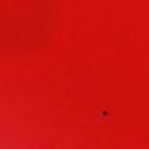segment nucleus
I'll return each mask as SVG.
<instances>
[{
	"instance_id": "obj_1",
	"label": "nucleus",
	"mask_w": 149,
	"mask_h": 149,
	"mask_svg": "<svg viewBox=\"0 0 149 149\" xmlns=\"http://www.w3.org/2000/svg\"><path fill=\"white\" fill-rule=\"evenodd\" d=\"M103 114L104 115H107L108 114V113L107 112L105 111H104L103 112Z\"/></svg>"
}]
</instances>
